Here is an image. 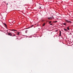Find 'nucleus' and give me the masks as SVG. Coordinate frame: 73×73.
Listing matches in <instances>:
<instances>
[{
    "mask_svg": "<svg viewBox=\"0 0 73 73\" xmlns=\"http://www.w3.org/2000/svg\"><path fill=\"white\" fill-rule=\"evenodd\" d=\"M7 34H8L7 35H9V36H12V34H11V33H7Z\"/></svg>",
    "mask_w": 73,
    "mask_h": 73,
    "instance_id": "f257e3e1",
    "label": "nucleus"
},
{
    "mask_svg": "<svg viewBox=\"0 0 73 73\" xmlns=\"http://www.w3.org/2000/svg\"><path fill=\"white\" fill-rule=\"evenodd\" d=\"M66 22H67V23H69V24H71L72 22H71V21H69L68 20H66Z\"/></svg>",
    "mask_w": 73,
    "mask_h": 73,
    "instance_id": "f03ea898",
    "label": "nucleus"
},
{
    "mask_svg": "<svg viewBox=\"0 0 73 73\" xmlns=\"http://www.w3.org/2000/svg\"><path fill=\"white\" fill-rule=\"evenodd\" d=\"M59 36H61V31H59Z\"/></svg>",
    "mask_w": 73,
    "mask_h": 73,
    "instance_id": "7ed1b4c3",
    "label": "nucleus"
},
{
    "mask_svg": "<svg viewBox=\"0 0 73 73\" xmlns=\"http://www.w3.org/2000/svg\"><path fill=\"white\" fill-rule=\"evenodd\" d=\"M51 19H52V17H49L48 18V20H51Z\"/></svg>",
    "mask_w": 73,
    "mask_h": 73,
    "instance_id": "20e7f679",
    "label": "nucleus"
},
{
    "mask_svg": "<svg viewBox=\"0 0 73 73\" xmlns=\"http://www.w3.org/2000/svg\"><path fill=\"white\" fill-rule=\"evenodd\" d=\"M66 24H67V23H63V25H67Z\"/></svg>",
    "mask_w": 73,
    "mask_h": 73,
    "instance_id": "39448f33",
    "label": "nucleus"
},
{
    "mask_svg": "<svg viewBox=\"0 0 73 73\" xmlns=\"http://www.w3.org/2000/svg\"><path fill=\"white\" fill-rule=\"evenodd\" d=\"M45 23H44L42 24V27H44V26H45Z\"/></svg>",
    "mask_w": 73,
    "mask_h": 73,
    "instance_id": "423d86ee",
    "label": "nucleus"
},
{
    "mask_svg": "<svg viewBox=\"0 0 73 73\" xmlns=\"http://www.w3.org/2000/svg\"><path fill=\"white\" fill-rule=\"evenodd\" d=\"M11 31H17V30H15L14 29H12V30H11Z\"/></svg>",
    "mask_w": 73,
    "mask_h": 73,
    "instance_id": "0eeeda50",
    "label": "nucleus"
},
{
    "mask_svg": "<svg viewBox=\"0 0 73 73\" xmlns=\"http://www.w3.org/2000/svg\"><path fill=\"white\" fill-rule=\"evenodd\" d=\"M19 34H20V33H19V32H17V35H19Z\"/></svg>",
    "mask_w": 73,
    "mask_h": 73,
    "instance_id": "6e6552de",
    "label": "nucleus"
},
{
    "mask_svg": "<svg viewBox=\"0 0 73 73\" xmlns=\"http://www.w3.org/2000/svg\"><path fill=\"white\" fill-rule=\"evenodd\" d=\"M4 25H5V26L6 28H7V25H6V24L5 23H4Z\"/></svg>",
    "mask_w": 73,
    "mask_h": 73,
    "instance_id": "1a4fd4ad",
    "label": "nucleus"
},
{
    "mask_svg": "<svg viewBox=\"0 0 73 73\" xmlns=\"http://www.w3.org/2000/svg\"><path fill=\"white\" fill-rule=\"evenodd\" d=\"M64 31H67V29H64Z\"/></svg>",
    "mask_w": 73,
    "mask_h": 73,
    "instance_id": "9d476101",
    "label": "nucleus"
},
{
    "mask_svg": "<svg viewBox=\"0 0 73 73\" xmlns=\"http://www.w3.org/2000/svg\"><path fill=\"white\" fill-rule=\"evenodd\" d=\"M67 29L68 30H70V29H69V27H68L67 28Z\"/></svg>",
    "mask_w": 73,
    "mask_h": 73,
    "instance_id": "9b49d317",
    "label": "nucleus"
},
{
    "mask_svg": "<svg viewBox=\"0 0 73 73\" xmlns=\"http://www.w3.org/2000/svg\"><path fill=\"white\" fill-rule=\"evenodd\" d=\"M57 21H56L54 22V23H57Z\"/></svg>",
    "mask_w": 73,
    "mask_h": 73,
    "instance_id": "f8f14e48",
    "label": "nucleus"
},
{
    "mask_svg": "<svg viewBox=\"0 0 73 73\" xmlns=\"http://www.w3.org/2000/svg\"><path fill=\"white\" fill-rule=\"evenodd\" d=\"M51 22H51V21H50V22H49V24L51 23Z\"/></svg>",
    "mask_w": 73,
    "mask_h": 73,
    "instance_id": "ddd939ff",
    "label": "nucleus"
},
{
    "mask_svg": "<svg viewBox=\"0 0 73 73\" xmlns=\"http://www.w3.org/2000/svg\"><path fill=\"white\" fill-rule=\"evenodd\" d=\"M12 36H15V35H12Z\"/></svg>",
    "mask_w": 73,
    "mask_h": 73,
    "instance_id": "4468645a",
    "label": "nucleus"
},
{
    "mask_svg": "<svg viewBox=\"0 0 73 73\" xmlns=\"http://www.w3.org/2000/svg\"><path fill=\"white\" fill-rule=\"evenodd\" d=\"M52 24H51L50 25H52Z\"/></svg>",
    "mask_w": 73,
    "mask_h": 73,
    "instance_id": "2eb2a0df",
    "label": "nucleus"
},
{
    "mask_svg": "<svg viewBox=\"0 0 73 73\" xmlns=\"http://www.w3.org/2000/svg\"><path fill=\"white\" fill-rule=\"evenodd\" d=\"M38 8L39 9H40V8H41L40 7L39 8Z\"/></svg>",
    "mask_w": 73,
    "mask_h": 73,
    "instance_id": "dca6fc26",
    "label": "nucleus"
},
{
    "mask_svg": "<svg viewBox=\"0 0 73 73\" xmlns=\"http://www.w3.org/2000/svg\"><path fill=\"white\" fill-rule=\"evenodd\" d=\"M25 32L26 33H27V31H25Z\"/></svg>",
    "mask_w": 73,
    "mask_h": 73,
    "instance_id": "f3484780",
    "label": "nucleus"
},
{
    "mask_svg": "<svg viewBox=\"0 0 73 73\" xmlns=\"http://www.w3.org/2000/svg\"><path fill=\"white\" fill-rule=\"evenodd\" d=\"M7 5H8V3H7Z\"/></svg>",
    "mask_w": 73,
    "mask_h": 73,
    "instance_id": "a211bd4d",
    "label": "nucleus"
},
{
    "mask_svg": "<svg viewBox=\"0 0 73 73\" xmlns=\"http://www.w3.org/2000/svg\"><path fill=\"white\" fill-rule=\"evenodd\" d=\"M5 1H3V3H5Z\"/></svg>",
    "mask_w": 73,
    "mask_h": 73,
    "instance_id": "6ab92c4d",
    "label": "nucleus"
},
{
    "mask_svg": "<svg viewBox=\"0 0 73 73\" xmlns=\"http://www.w3.org/2000/svg\"><path fill=\"white\" fill-rule=\"evenodd\" d=\"M26 32H28V31L27 30H26Z\"/></svg>",
    "mask_w": 73,
    "mask_h": 73,
    "instance_id": "aec40b11",
    "label": "nucleus"
},
{
    "mask_svg": "<svg viewBox=\"0 0 73 73\" xmlns=\"http://www.w3.org/2000/svg\"><path fill=\"white\" fill-rule=\"evenodd\" d=\"M33 27V25H31V27Z\"/></svg>",
    "mask_w": 73,
    "mask_h": 73,
    "instance_id": "412c9836",
    "label": "nucleus"
},
{
    "mask_svg": "<svg viewBox=\"0 0 73 73\" xmlns=\"http://www.w3.org/2000/svg\"><path fill=\"white\" fill-rule=\"evenodd\" d=\"M39 4H40V5H41V4L40 3H39Z\"/></svg>",
    "mask_w": 73,
    "mask_h": 73,
    "instance_id": "4be33fe9",
    "label": "nucleus"
},
{
    "mask_svg": "<svg viewBox=\"0 0 73 73\" xmlns=\"http://www.w3.org/2000/svg\"><path fill=\"white\" fill-rule=\"evenodd\" d=\"M7 32H8V30L7 31Z\"/></svg>",
    "mask_w": 73,
    "mask_h": 73,
    "instance_id": "5701e85b",
    "label": "nucleus"
},
{
    "mask_svg": "<svg viewBox=\"0 0 73 73\" xmlns=\"http://www.w3.org/2000/svg\"><path fill=\"white\" fill-rule=\"evenodd\" d=\"M24 36H25V35H23Z\"/></svg>",
    "mask_w": 73,
    "mask_h": 73,
    "instance_id": "b1692460",
    "label": "nucleus"
},
{
    "mask_svg": "<svg viewBox=\"0 0 73 73\" xmlns=\"http://www.w3.org/2000/svg\"><path fill=\"white\" fill-rule=\"evenodd\" d=\"M38 29H39V28H38Z\"/></svg>",
    "mask_w": 73,
    "mask_h": 73,
    "instance_id": "393cba45",
    "label": "nucleus"
},
{
    "mask_svg": "<svg viewBox=\"0 0 73 73\" xmlns=\"http://www.w3.org/2000/svg\"><path fill=\"white\" fill-rule=\"evenodd\" d=\"M70 34H71V33Z\"/></svg>",
    "mask_w": 73,
    "mask_h": 73,
    "instance_id": "a878e982",
    "label": "nucleus"
}]
</instances>
